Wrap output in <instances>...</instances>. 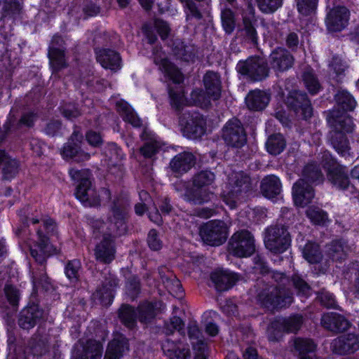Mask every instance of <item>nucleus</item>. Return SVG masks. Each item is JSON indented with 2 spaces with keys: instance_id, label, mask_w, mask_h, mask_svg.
Returning <instances> with one entry per match:
<instances>
[{
  "instance_id": "1",
  "label": "nucleus",
  "mask_w": 359,
  "mask_h": 359,
  "mask_svg": "<svg viewBox=\"0 0 359 359\" xmlns=\"http://www.w3.org/2000/svg\"><path fill=\"white\" fill-rule=\"evenodd\" d=\"M189 337L195 351L194 359H207L206 345L196 324L193 323L189 327ZM164 354L170 359H188L189 350L181 341L175 343L170 339L162 345Z\"/></svg>"
},
{
  "instance_id": "2",
  "label": "nucleus",
  "mask_w": 359,
  "mask_h": 359,
  "mask_svg": "<svg viewBox=\"0 0 359 359\" xmlns=\"http://www.w3.org/2000/svg\"><path fill=\"white\" fill-rule=\"evenodd\" d=\"M215 179L210 171H203L198 174L194 180L193 187L189 189L184 182H179L176 189L186 201L194 204H201L210 201L213 194L210 191L209 186Z\"/></svg>"
},
{
  "instance_id": "3",
  "label": "nucleus",
  "mask_w": 359,
  "mask_h": 359,
  "mask_svg": "<svg viewBox=\"0 0 359 359\" xmlns=\"http://www.w3.org/2000/svg\"><path fill=\"white\" fill-rule=\"evenodd\" d=\"M219 96V91H170V93L171 104L177 109L189 104L206 108L211 98L216 100Z\"/></svg>"
},
{
  "instance_id": "4",
  "label": "nucleus",
  "mask_w": 359,
  "mask_h": 359,
  "mask_svg": "<svg viewBox=\"0 0 359 359\" xmlns=\"http://www.w3.org/2000/svg\"><path fill=\"white\" fill-rule=\"evenodd\" d=\"M69 174L74 180L79 182L75 192L76 197L85 206H95L100 203L96 191L90 187L88 170H77L72 169Z\"/></svg>"
},
{
  "instance_id": "5",
  "label": "nucleus",
  "mask_w": 359,
  "mask_h": 359,
  "mask_svg": "<svg viewBox=\"0 0 359 359\" xmlns=\"http://www.w3.org/2000/svg\"><path fill=\"white\" fill-rule=\"evenodd\" d=\"M228 229L229 226L222 221H210L201 228L200 235L206 244L217 246L226 241Z\"/></svg>"
},
{
  "instance_id": "6",
  "label": "nucleus",
  "mask_w": 359,
  "mask_h": 359,
  "mask_svg": "<svg viewBox=\"0 0 359 359\" xmlns=\"http://www.w3.org/2000/svg\"><path fill=\"white\" fill-rule=\"evenodd\" d=\"M236 68L240 74L254 81L264 79L269 72L267 63L260 57H250L244 62H239Z\"/></svg>"
},
{
  "instance_id": "7",
  "label": "nucleus",
  "mask_w": 359,
  "mask_h": 359,
  "mask_svg": "<svg viewBox=\"0 0 359 359\" xmlns=\"http://www.w3.org/2000/svg\"><path fill=\"white\" fill-rule=\"evenodd\" d=\"M229 252L238 257L250 256L255 251V243L252 236L247 231L235 233L229 243Z\"/></svg>"
},
{
  "instance_id": "8",
  "label": "nucleus",
  "mask_w": 359,
  "mask_h": 359,
  "mask_svg": "<svg viewBox=\"0 0 359 359\" xmlns=\"http://www.w3.org/2000/svg\"><path fill=\"white\" fill-rule=\"evenodd\" d=\"M324 158L323 166L327 170L328 180L335 187L344 190L350 189L352 191L354 188L349 185L344 168L335 162L328 153L324 154Z\"/></svg>"
},
{
  "instance_id": "9",
  "label": "nucleus",
  "mask_w": 359,
  "mask_h": 359,
  "mask_svg": "<svg viewBox=\"0 0 359 359\" xmlns=\"http://www.w3.org/2000/svg\"><path fill=\"white\" fill-rule=\"evenodd\" d=\"M290 238L283 226H274L267 229L264 237V243L269 250L274 252H283L290 245Z\"/></svg>"
},
{
  "instance_id": "10",
  "label": "nucleus",
  "mask_w": 359,
  "mask_h": 359,
  "mask_svg": "<svg viewBox=\"0 0 359 359\" xmlns=\"http://www.w3.org/2000/svg\"><path fill=\"white\" fill-rule=\"evenodd\" d=\"M137 315L141 322H145L147 318L154 316V306L151 304H146L137 311H135L131 306H123L120 309L119 316L123 323L128 327L133 326Z\"/></svg>"
},
{
  "instance_id": "11",
  "label": "nucleus",
  "mask_w": 359,
  "mask_h": 359,
  "mask_svg": "<svg viewBox=\"0 0 359 359\" xmlns=\"http://www.w3.org/2000/svg\"><path fill=\"white\" fill-rule=\"evenodd\" d=\"M222 137L227 144L235 147H240L246 142L244 129L236 118H233L226 123L222 130Z\"/></svg>"
},
{
  "instance_id": "12",
  "label": "nucleus",
  "mask_w": 359,
  "mask_h": 359,
  "mask_svg": "<svg viewBox=\"0 0 359 359\" xmlns=\"http://www.w3.org/2000/svg\"><path fill=\"white\" fill-rule=\"evenodd\" d=\"M205 121L198 113L189 115L180 121L183 135L189 139H197L204 135Z\"/></svg>"
},
{
  "instance_id": "13",
  "label": "nucleus",
  "mask_w": 359,
  "mask_h": 359,
  "mask_svg": "<svg viewBox=\"0 0 359 359\" xmlns=\"http://www.w3.org/2000/svg\"><path fill=\"white\" fill-rule=\"evenodd\" d=\"M249 182V177L244 176L243 173H234L229 177V184L226 185L223 190L222 198L224 202L233 209L236 206L237 192L241 191L238 187H242L243 184H247Z\"/></svg>"
},
{
  "instance_id": "14",
  "label": "nucleus",
  "mask_w": 359,
  "mask_h": 359,
  "mask_svg": "<svg viewBox=\"0 0 359 359\" xmlns=\"http://www.w3.org/2000/svg\"><path fill=\"white\" fill-rule=\"evenodd\" d=\"M154 62L158 69L164 72L169 79L176 84H180L184 81V75L180 70L172 63L164 53L154 50Z\"/></svg>"
},
{
  "instance_id": "15",
  "label": "nucleus",
  "mask_w": 359,
  "mask_h": 359,
  "mask_svg": "<svg viewBox=\"0 0 359 359\" xmlns=\"http://www.w3.org/2000/svg\"><path fill=\"white\" fill-rule=\"evenodd\" d=\"M81 135L74 133L69 141L64 146L61 154L65 159H74L76 161L88 160L90 154L81 149Z\"/></svg>"
},
{
  "instance_id": "16",
  "label": "nucleus",
  "mask_w": 359,
  "mask_h": 359,
  "mask_svg": "<svg viewBox=\"0 0 359 359\" xmlns=\"http://www.w3.org/2000/svg\"><path fill=\"white\" fill-rule=\"evenodd\" d=\"M349 20V11L344 6L332 8L327 14L326 25L330 32H339L346 27Z\"/></svg>"
},
{
  "instance_id": "17",
  "label": "nucleus",
  "mask_w": 359,
  "mask_h": 359,
  "mask_svg": "<svg viewBox=\"0 0 359 359\" xmlns=\"http://www.w3.org/2000/svg\"><path fill=\"white\" fill-rule=\"evenodd\" d=\"M96 60L100 65L112 72H117L122 67V60L120 54L110 48H100L95 50Z\"/></svg>"
},
{
  "instance_id": "18",
  "label": "nucleus",
  "mask_w": 359,
  "mask_h": 359,
  "mask_svg": "<svg viewBox=\"0 0 359 359\" xmlns=\"http://www.w3.org/2000/svg\"><path fill=\"white\" fill-rule=\"evenodd\" d=\"M293 55L285 48H278L269 55L271 67L275 72H283L290 69L294 64Z\"/></svg>"
},
{
  "instance_id": "19",
  "label": "nucleus",
  "mask_w": 359,
  "mask_h": 359,
  "mask_svg": "<svg viewBox=\"0 0 359 359\" xmlns=\"http://www.w3.org/2000/svg\"><path fill=\"white\" fill-rule=\"evenodd\" d=\"M102 346L97 341H88L86 345L83 342L77 344L72 353V359H101Z\"/></svg>"
},
{
  "instance_id": "20",
  "label": "nucleus",
  "mask_w": 359,
  "mask_h": 359,
  "mask_svg": "<svg viewBox=\"0 0 359 359\" xmlns=\"http://www.w3.org/2000/svg\"><path fill=\"white\" fill-rule=\"evenodd\" d=\"M38 241L29 245L32 256L39 262H43L46 257L55 252L53 245L48 243V239L41 231L37 233Z\"/></svg>"
},
{
  "instance_id": "21",
  "label": "nucleus",
  "mask_w": 359,
  "mask_h": 359,
  "mask_svg": "<svg viewBox=\"0 0 359 359\" xmlns=\"http://www.w3.org/2000/svg\"><path fill=\"white\" fill-rule=\"evenodd\" d=\"M292 196L294 204L304 207L311 202L314 194L312 187L305 182V179H301L294 184Z\"/></svg>"
},
{
  "instance_id": "22",
  "label": "nucleus",
  "mask_w": 359,
  "mask_h": 359,
  "mask_svg": "<svg viewBox=\"0 0 359 359\" xmlns=\"http://www.w3.org/2000/svg\"><path fill=\"white\" fill-rule=\"evenodd\" d=\"M128 351L126 339L121 334H116L109 344L104 359H120Z\"/></svg>"
},
{
  "instance_id": "23",
  "label": "nucleus",
  "mask_w": 359,
  "mask_h": 359,
  "mask_svg": "<svg viewBox=\"0 0 359 359\" xmlns=\"http://www.w3.org/2000/svg\"><path fill=\"white\" fill-rule=\"evenodd\" d=\"M359 348V339L353 334L340 337L333 344L334 351L339 354L350 353Z\"/></svg>"
},
{
  "instance_id": "24",
  "label": "nucleus",
  "mask_w": 359,
  "mask_h": 359,
  "mask_svg": "<svg viewBox=\"0 0 359 359\" xmlns=\"http://www.w3.org/2000/svg\"><path fill=\"white\" fill-rule=\"evenodd\" d=\"M212 281L218 290H226L237 281V275L227 270H217L211 275Z\"/></svg>"
},
{
  "instance_id": "25",
  "label": "nucleus",
  "mask_w": 359,
  "mask_h": 359,
  "mask_svg": "<svg viewBox=\"0 0 359 359\" xmlns=\"http://www.w3.org/2000/svg\"><path fill=\"white\" fill-rule=\"evenodd\" d=\"M322 325L332 331H344L349 327L348 321L336 313H329L322 317Z\"/></svg>"
},
{
  "instance_id": "26",
  "label": "nucleus",
  "mask_w": 359,
  "mask_h": 359,
  "mask_svg": "<svg viewBox=\"0 0 359 359\" xmlns=\"http://www.w3.org/2000/svg\"><path fill=\"white\" fill-rule=\"evenodd\" d=\"M297 91H290L291 97L288 99L287 104L295 109L297 113H301L305 118L311 117L312 109L310 102L303 95H297Z\"/></svg>"
},
{
  "instance_id": "27",
  "label": "nucleus",
  "mask_w": 359,
  "mask_h": 359,
  "mask_svg": "<svg viewBox=\"0 0 359 359\" xmlns=\"http://www.w3.org/2000/svg\"><path fill=\"white\" fill-rule=\"evenodd\" d=\"M269 96L266 91H250L245 97V104L250 110L263 109L268 104Z\"/></svg>"
},
{
  "instance_id": "28",
  "label": "nucleus",
  "mask_w": 359,
  "mask_h": 359,
  "mask_svg": "<svg viewBox=\"0 0 359 359\" xmlns=\"http://www.w3.org/2000/svg\"><path fill=\"white\" fill-rule=\"evenodd\" d=\"M48 57L53 74L67 67L65 50L60 47L50 46Z\"/></svg>"
},
{
  "instance_id": "29",
  "label": "nucleus",
  "mask_w": 359,
  "mask_h": 359,
  "mask_svg": "<svg viewBox=\"0 0 359 359\" xmlns=\"http://www.w3.org/2000/svg\"><path fill=\"white\" fill-rule=\"evenodd\" d=\"M95 255L97 259L107 263L114 257V249L111 239L108 236H103V241L95 248Z\"/></svg>"
},
{
  "instance_id": "30",
  "label": "nucleus",
  "mask_w": 359,
  "mask_h": 359,
  "mask_svg": "<svg viewBox=\"0 0 359 359\" xmlns=\"http://www.w3.org/2000/svg\"><path fill=\"white\" fill-rule=\"evenodd\" d=\"M261 190L263 195L269 199L278 196L281 191V183L275 175H269L262 181Z\"/></svg>"
},
{
  "instance_id": "31",
  "label": "nucleus",
  "mask_w": 359,
  "mask_h": 359,
  "mask_svg": "<svg viewBox=\"0 0 359 359\" xmlns=\"http://www.w3.org/2000/svg\"><path fill=\"white\" fill-rule=\"evenodd\" d=\"M194 164V156L189 152L177 155L170 162L172 170L176 172H184Z\"/></svg>"
},
{
  "instance_id": "32",
  "label": "nucleus",
  "mask_w": 359,
  "mask_h": 359,
  "mask_svg": "<svg viewBox=\"0 0 359 359\" xmlns=\"http://www.w3.org/2000/svg\"><path fill=\"white\" fill-rule=\"evenodd\" d=\"M175 55L185 62H193L196 56L197 49L192 44L186 45L183 42H175L173 48Z\"/></svg>"
},
{
  "instance_id": "33",
  "label": "nucleus",
  "mask_w": 359,
  "mask_h": 359,
  "mask_svg": "<svg viewBox=\"0 0 359 359\" xmlns=\"http://www.w3.org/2000/svg\"><path fill=\"white\" fill-rule=\"evenodd\" d=\"M116 107L118 112L125 121L130 123L134 127L140 126V118L128 102L123 100H118L116 103Z\"/></svg>"
},
{
  "instance_id": "34",
  "label": "nucleus",
  "mask_w": 359,
  "mask_h": 359,
  "mask_svg": "<svg viewBox=\"0 0 359 359\" xmlns=\"http://www.w3.org/2000/svg\"><path fill=\"white\" fill-rule=\"evenodd\" d=\"M41 316L37 306H32L23 310L20 318V325L23 329H29L34 326L36 319Z\"/></svg>"
},
{
  "instance_id": "35",
  "label": "nucleus",
  "mask_w": 359,
  "mask_h": 359,
  "mask_svg": "<svg viewBox=\"0 0 359 359\" xmlns=\"http://www.w3.org/2000/svg\"><path fill=\"white\" fill-rule=\"evenodd\" d=\"M294 348L299 351L300 359H318L313 353L316 345L310 339H297L294 341Z\"/></svg>"
},
{
  "instance_id": "36",
  "label": "nucleus",
  "mask_w": 359,
  "mask_h": 359,
  "mask_svg": "<svg viewBox=\"0 0 359 359\" xmlns=\"http://www.w3.org/2000/svg\"><path fill=\"white\" fill-rule=\"evenodd\" d=\"M259 301L264 306L268 308L269 309L273 310L276 308H281L286 306L287 304H290L292 302V297H287L282 299L281 297L280 296H265L264 294H262L259 296Z\"/></svg>"
},
{
  "instance_id": "37",
  "label": "nucleus",
  "mask_w": 359,
  "mask_h": 359,
  "mask_svg": "<svg viewBox=\"0 0 359 359\" xmlns=\"http://www.w3.org/2000/svg\"><path fill=\"white\" fill-rule=\"evenodd\" d=\"M205 1L206 0H184V1L182 2L187 20L191 19L201 20L203 18L201 4Z\"/></svg>"
},
{
  "instance_id": "38",
  "label": "nucleus",
  "mask_w": 359,
  "mask_h": 359,
  "mask_svg": "<svg viewBox=\"0 0 359 359\" xmlns=\"http://www.w3.org/2000/svg\"><path fill=\"white\" fill-rule=\"evenodd\" d=\"M145 136H148V142L141 149V153L145 157H151L160 149V142L155 135L147 129H145L142 134L143 138H145Z\"/></svg>"
},
{
  "instance_id": "39",
  "label": "nucleus",
  "mask_w": 359,
  "mask_h": 359,
  "mask_svg": "<svg viewBox=\"0 0 359 359\" xmlns=\"http://www.w3.org/2000/svg\"><path fill=\"white\" fill-rule=\"evenodd\" d=\"M1 20L6 17L13 18L19 15L22 9V3L18 0H2Z\"/></svg>"
},
{
  "instance_id": "40",
  "label": "nucleus",
  "mask_w": 359,
  "mask_h": 359,
  "mask_svg": "<svg viewBox=\"0 0 359 359\" xmlns=\"http://www.w3.org/2000/svg\"><path fill=\"white\" fill-rule=\"evenodd\" d=\"M113 220H111L110 229L116 235H121L126 231L124 222L125 212L120 208H114L112 210Z\"/></svg>"
},
{
  "instance_id": "41",
  "label": "nucleus",
  "mask_w": 359,
  "mask_h": 359,
  "mask_svg": "<svg viewBox=\"0 0 359 359\" xmlns=\"http://www.w3.org/2000/svg\"><path fill=\"white\" fill-rule=\"evenodd\" d=\"M267 151L273 154L277 155L283 151L285 147V141L280 134H276L271 136L266 144Z\"/></svg>"
},
{
  "instance_id": "42",
  "label": "nucleus",
  "mask_w": 359,
  "mask_h": 359,
  "mask_svg": "<svg viewBox=\"0 0 359 359\" xmlns=\"http://www.w3.org/2000/svg\"><path fill=\"white\" fill-rule=\"evenodd\" d=\"M221 20L224 30L226 34H231L236 27L234 13L229 8H225L221 11Z\"/></svg>"
},
{
  "instance_id": "43",
  "label": "nucleus",
  "mask_w": 359,
  "mask_h": 359,
  "mask_svg": "<svg viewBox=\"0 0 359 359\" xmlns=\"http://www.w3.org/2000/svg\"><path fill=\"white\" fill-rule=\"evenodd\" d=\"M336 100L339 107L346 111L353 110L356 105L355 100L347 91H339L336 95Z\"/></svg>"
},
{
  "instance_id": "44",
  "label": "nucleus",
  "mask_w": 359,
  "mask_h": 359,
  "mask_svg": "<svg viewBox=\"0 0 359 359\" xmlns=\"http://www.w3.org/2000/svg\"><path fill=\"white\" fill-rule=\"evenodd\" d=\"M203 81L205 90H221V78L217 73L212 71L207 72Z\"/></svg>"
},
{
  "instance_id": "45",
  "label": "nucleus",
  "mask_w": 359,
  "mask_h": 359,
  "mask_svg": "<svg viewBox=\"0 0 359 359\" xmlns=\"http://www.w3.org/2000/svg\"><path fill=\"white\" fill-rule=\"evenodd\" d=\"M243 21L245 36L253 44H256L257 43V33L254 26L256 20H253L252 17L244 16Z\"/></svg>"
},
{
  "instance_id": "46",
  "label": "nucleus",
  "mask_w": 359,
  "mask_h": 359,
  "mask_svg": "<svg viewBox=\"0 0 359 359\" xmlns=\"http://www.w3.org/2000/svg\"><path fill=\"white\" fill-rule=\"evenodd\" d=\"M297 11L303 15L307 16L315 12L318 0H295Z\"/></svg>"
},
{
  "instance_id": "47",
  "label": "nucleus",
  "mask_w": 359,
  "mask_h": 359,
  "mask_svg": "<svg viewBox=\"0 0 359 359\" xmlns=\"http://www.w3.org/2000/svg\"><path fill=\"white\" fill-rule=\"evenodd\" d=\"M257 6L264 13H272L280 8L283 0H256Z\"/></svg>"
},
{
  "instance_id": "48",
  "label": "nucleus",
  "mask_w": 359,
  "mask_h": 359,
  "mask_svg": "<svg viewBox=\"0 0 359 359\" xmlns=\"http://www.w3.org/2000/svg\"><path fill=\"white\" fill-rule=\"evenodd\" d=\"M302 252L304 257L309 263H316L320 259V254L318 252V246L315 243H307Z\"/></svg>"
},
{
  "instance_id": "49",
  "label": "nucleus",
  "mask_w": 359,
  "mask_h": 359,
  "mask_svg": "<svg viewBox=\"0 0 359 359\" xmlns=\"http://www.w3.org/2000/svg\"><path fill=\"white\" fill-rule=\"evenodd\" d=\"M302 79L307 90H319L321 87L318 78L311 70L305 71Z\"/></svg>"
},
{
  "instance_id": "50",
  "label": "nucleus",
  "mask_w": 359,
  "mask_h": 359,
  "mask_svg": "<svg viewBox=\"0 0 359 359\" xmlns=\"http://www.w3.org/2000/svg\"><path fill=\"white\" fill-rule=\"evenodd\" d=\"M311 221L317 224H325L327 217L325 212L318 208H311L306 212Z\"/></svg>"
},
{
  "instance_id": "51",
  "label": "nucleus",
  "mask_w": 359,
  "mask_h": 359,
  "mask_svg": "<svg viewBox=\"0 0 359 359\" xmlns=\"http://www.w3.org/2000/svg\"><path fill=\"white\" fill-rule=\"evenodd\" d=\"M303 176L305 179L311 180L312 182H320L323 177L318 167L314 164H309L305 167Z\"/></svg>"
},
{
  "instance_id": "52",
  "label": "nucleus",
  "mask_w": 359,
  "mask_h": 359,
  "mask_svg": "<svg viewBox=\"0 0 359 359\" xmlns=\"http://www.w3.org/2000/svg\"><path fill=\"white\" fill-rule=\"evenodd\" d=\"M330 67L337 76H339L344 74L348 68V65L339 56H333L330 63Z\"/></svg>"
},
{
  "instance_id": "53",
  "label": "nucleus",
  "mask_w": 359,
  "mask_h": 359,
  "mask_svg": "<svg viewBox=\"0 0 359 359\" xmlns=\"http://www.w3.org/2000/svg\"><path fill=\"white\" fill-rule=\"evenodd\" d=\"M182 322L180 318L174 316L172 318L169 323L165 325V330L166 334L174 333L177 331L179 334H182Z\"/></svg>"
},
{
  "instance_id": "54",
  "label": "nucleus",
  "mask_w": 359,
  "mask_h": 359,
  "mask_svg": "<svg viewBox=\"0 0 359 359\" xmlns=\"http://www.w3.org/2000/svg\"><path fill=\"white\" fill-rule=\"evenodd\" d=\"M80 266V262L77 260H73L68 263L65 268V273L70 280H74L77 278Z\"/></svg>"
},
{
  "instance_id": "55",
  "label": "nucleus",
  "mask_w": 359,
  "mask_h": 359,
  "mask_svg": "<svg viewBox=\"0 0 359 359\" xmlns=\"http://www.w3.org/2000/svg\"><path fill=\"white\" fill-rule=\"evenodd\" d=\"M302 321V317L299 316L290 318L287 320H284L283 329L287 332H295L300 327Z\"/></svg>"
},
{
  "instance_id": "56",
  "label": "nucleus",
  "mask_w": 359,
  "mask_h": 359,
  "mask_svg": "<svg viewBox=\"0 0 359 359\" xmlns=\"http://www.w3.org/2000/svg\"><path fill=\"white\" fill-rule=\"evenodd\" d=\"M333 117L337 119L336 121L339 123L340 129L346 133L351 132L353 128V123L351 118L346 116H338L333 114Z\"/></svg>"
},
{
  "instance_id": "57",
  "label": "nucleus",
  "mask_w": 359,
  "mask_h": 359,
  "mask_svg": "<svg viewBox=\"0 0 359 359\" xmlns=\"http://www.w3.org/2000/svg\"><path fill=\"white\" fill-rule=\"evenodd\" d=\"M95 298H98L104 305L110 304L113 300V292L111 288H106L104 291H97L94 294Z\"/></svg>"
},
{
  "instance_id": "58",
  "label": "nucleus",
  "mask_w": 359,
  "mask_h": 359,
  "mask_svg": "<svg viewBox=\"0 0 359 359\" xmlns=\"http://www.w3.org/2000/svg\"><path fill=\"white\" fill-rule=\"evenodd\" d=\"M1 163H4L6 165V166L4 168L6 175H7V172H9L10 168L12 170L14 171V172L17 170V162L15 160L11 159L6 156L5 153L2 151H0V164Z\"/></svg>"
},
{
  "instance_id": "59",
  "label": "nucleus",
  "mask_w": 359,
  "mask_h": 359,
  "mask_svg": "<svg viewBox=\"0 0 359 359\" xmlns=\"http://www.w3.org/2000/svg\"><path fill=\"white\" fill-rule=\"evenodd\" d=\"M107 156H109L110 161H118L123 156L121 150L116 146V144L111 143L108 145L107 151H106Z\"/></svg>"
},
{
  "instance_id": "60",
  "label": "nucleus",
  "mask_w": 359,
  "mask_h": 359,
  "mask_svg": "<svg viewBox=\"0 0 359 359\" xmlns=\"http://www.w3.org/2000/svg\"><path fill=\"white\" fill-rule=\"evenodd\" d=\"M6 296L13 306L16 305L19 299V292L11 285H7L5 288Z\"/></svg>"
},
{
  "instance_id": "61",
  "label": "nucleus",
  "mask_w": 359,
  "mask_h": 359,
  "mask_svg": "<svg viewBox=\"0 0 359 359\" xmlns=\"http://www.w3.org/2000/svg\"><path fill=\"white\" fill-rule=\"evenodd\" d=\"M333 147L335 150L341 156H346L348 154V145L346 139L340 141L334 140L332 142Z\"/></svg>"
},
{
  "instance_id": "62",
  "label": "nucleus",
  "mask_w": 359,
  "mask_h": 359,
  "mask_svg": "<svg viewBox=\"0 0 359 359\" xmlns=\"http://www.w3.org/2000/svg\"><path fill=\"white\" fill-rule=\"evenodd\" d=\"M148 244L151 249L158 250L161 248V242L158 238L157 233L155 230H151L148 235Z\"/></svg>"
},
{
  "instance_id": "63",
  "label": "nucleus",
  "mask_w": 359,
  "mask_h": 359,
  "mask_svg": "<svg viewBox=\"0 0 359 359\" xmlns=\"http://www.w3.org/2000/svg\"><path fill=\"white\" fill-rule=\"evenodd\" d=\"M165 285L168 291L172 294H179L182 292L180 283L177 279L167 280Z\"/></svg>"
},
{
  "instance_id": "64",
  "label": "nucleus",
  "mask_w": 359,
  "mask_h": 359,
  "mask_svg": "<svg viewBox=\"0 0 359 359\" xmlns=\"http://www.w3.org/2000/svg\"><path fill=\"white\" fill-rule=\"evenodd\" d=\"M83 12L85 15V18L88 17H93L97 15L100 12V6H97L93 2L86 4L83 8Z\"/></svg>"
}]
</instances>
